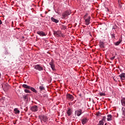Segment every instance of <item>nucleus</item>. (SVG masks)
Listing matches in <instances>:
<instances>
[{"instance_id":"1","label":"nucleus","mask_w":125,"mask_h":125,"mask_svg":"<svg viewBox=\"0 0 125 125\" xmlns=\"http://www.w3.org/2000/svg\"><path fill=\"white\" fill-rule=\"evenodd\" d=\"M49 64L53 71H55V70H56L55 69V65H54L53 60H52L51 61L49 62Z\"/></svg>"},{"instance_id":"2","label":"nucleus","mask_w":125,"mask_h":125,"mask_svg":"<svg viewBox=\"0 0 125 125\" xmlns=\"http://www.w3.org/2000/svg\"><path fill=\"white\" fill-rule=\"evenodd\" d=\"M34 69L38 71H43V67H42L40 64H36L34 65Z\"/></svg>"},{"instance_id":"3","label":"nucleus","mask_w":125,"mask_h":125,"mask_svg":"<svg viewBox=\"0 0 125 125\" xmlns=\"http://www.w3.org/2000/svg\"><path fill=\"white\" fill-rule=\"evenodd\" d=\"M83 113V110L79 109L75 111V115H77V117H80Z\"/></svg>"},{"instance_id":"4","label":"nucleus","mask_w":125,"mask_h":125,"mask_svg":"<svg viewBox=\"0 0 125 125\" xmlns=\"http://www.w3.org/2000/svg\"><path fill=\"white\" fill-rule=\"evenodd\" d=\"M31 110L32 112H38L39 111V107L37 105H34L31 107Z\"/></svg>"},{"instance_id":"5","label":"nucleus","mask_w":125,"mask_h":125,"mask_svg":"<svg viewBox=\"0 0 125 125\" xmlns=\"http://www.w3.org/2000/svg\"><path fill=\"white\" fill-rule=\"evenodd\" d=\"M54 35L56 37H60L61 36V32L60 31H54Z\"/></svg>"},{"instance_id":"6","label":"nucleus","mask_w":125,"mask_h":125,"mask_svg":"<svg viewBox=\"0 0 125 125\" xmlns=\"http://www.w3.org/2000/svg\"><path fill=\"white\" fill-rule=\"evenodd\" d=\"M66 98L68 99V100H71V101L74 100V97L71 94H67L66 95Z\"/></svg>"},{"instance_id":"7","label":"nucleus","mask_w":125,"mask_h":125,"mask_svg":"<svg viewBox=\"0 0 125 125\" xmlns=\"http://www.w3.org/2000/svg\"><path fill=\"white\" fill-rule=\"evenodd\" d=\"M37 33L38 35H39V36H41V37H44V36H46L45 33H44V32H43L42 31H37Z\"/></svg>"},{"instance_id":"8","label":"nucleus","mask_w":125,"mask_h":125,"mask_svg":"<svg viewBox=\"0 0 125 125\" xmlns=\"http://www.w3.org/2000/svg\"><path fill=\"white\" fill-rule=\"evenodd\" d=\"M86 25H89L90 23V17H88L85 20Z\"/></svg>"},{"instance_id":"9","label":"nucleus","mask_w":125,"mask_h":125,"mask_svg":"<svg viewBox=\"0 0 125 125\" xmlns=\"http://www.w3.org/2000/svg\"><path fill=\"white\" fill-rule=\"evenodd\" d=\"M66 113L68 116H71V115L73 114V112L72 111V109H71V108H68Z\"/></svg>"},{"instance_id":"10","label":"nucleus","mask_w":125,"mask_h":125,"mask_svg":"<svg viewBox=\"0 0 125 125\" xmlns=\"http://www.w3.org/2000/svg\"><path fill=\"white\" fill-rule=\"evenodd\" d=\"M42 120H41V122L43 121L44 123H46L47 122V117L43 116L42 117Z\"/></svg>"},{"instance_id":"11","label":"nucleus","mask_w":125,"mask_h":125,"mask_svg":"<svg viewBox=\"0 0 125 125\" xmlns=\"http://www.w3.org/2000/svg\"><path fill=\"white\" fill-rule=\"evenodd\" d=\"M119 77L121 78V80H125V73H122L121 74L119 75Z\"/></svg>"},{"instance_id":"12","label":"nucleus","mask_w":125,"mask_h":125,"mask_svg":"<svg viewBox=\"0 0 125 125\" xmlns=\"http://www.w3.org/2000/svg\"><path fill=\"white\" fill-rule=\"evenodd\" d=\"M87 119H86V118H84L82 120V123L83 124V125H84L85 124H86V123H87Z\"/></svg>"},{"instance_id":"13","label":"nucleus","mask_w":125,"mask_h":125,"mask_svg":"<svg viewBox=\"0 0 125 125\" xmlns=\"http://www.w3.org/2000/svg\"><path fill=\"white\" fill-rule=\"evenodd\" d=\"M51 21H52L53 22H54L55 23H58L59 22V21L58 20L55 19L53 17H52L51 18Z\"/></svg>"},{"instance_id":"14","label":"nucleus","mask_w":125,"mask_h":125,"mask_svg":"<svg viewBox=\"0 0 125 125\" xmlns=\"http://www.w3.org/2000/svg\"><path fill=\"white\" fill-rule=\"evenodd\" d=\"M22 87H24V88H28V89H30V88H31L30 86H28L26 84H22Z\"/></svg>"},{"instance_id":"15","label":"nucleus","mask_w":125,"mask_h":125,"mask_svg":"<svg viewBox=\"0 0 125 125\" xmlns=\"http://www.w3.org/2000/svg\"><path fill=\"white\" fill-rule=\"evenodd\" d=\"M107 121H112V115L109 114L107 115Z\"/></svg>"},{"instance_id":"16","label":"nucleus","mask_w":125,"mask_h":125,"mask_svg":"<svg viewBox=\"0 0 125 125\" xmlns=\"http://www.w3.org/2000/svg\"><path fill=\"white\" fill-rule=\"evenodd\" d=\"M30 89H31V90L32 91H33V92H35V93H38V91H36V89H35V88L30 87Z\"/></svg>"},{"instance_id":"17","label":"nucleus","mask_w":125,"mask_h":125,"mask_svg":"<svg viewBox=\"0 0 125 125\" xmlns=\"http://www.w3.org/2000/svg\"><path fill=\"white\" fill-rule=\"evenodd\" d=\"M14 110L15 111V114H16L17 115L18 114H19V113H20V111L18 110V108H15Z\"/></svg>"},{"instance_id":"18","label":"nucleus","mask_w":125,"mask_h":125,"mask_svg":"<svg viewBox=\"0 0 125 125\" xmlns=\"http://www.w3.org/2000/svg\"><path fill=\"white\" fill-rule=\"evenodd\" d=\"M121 42H122V40H121V39H120L119 41H118L115 43V45H119V44H120L121 43Z\"/></svg>"},{"instance_id":"19","label":"nucleus","mask_w":125,"mask_h":125,"mask_svg":"<svg viewBox=\"0 0 125 125\" xmlns=\"http://www.w3.org/2000/svg\"><path fill=\"white\" fill-rule=\"evenodd\" d=\"M100 46L101 48H103L104 47V42H101L100 43Z\"/></svg>"},{"instance_id":"20","label":"nucleus","mask_w":125,"mask_h":125,"mask_svg":"<svg viewBox=\"0 0 125 125\" xmlns=\"http://www.w3.org/2000/svg\"><path fill=\"white\" fill-rule=\"evenodd\" d=\"M62 16L63 18H66V17L68 16L67 14L65 13V12L62 14Z\"/></svg>"},{"instance_id":"21","label":"nucleus","mask_w":125,"mask_h":125,"mask_svg":"<svg viewBox=\"0 0 125 125\" xmlns=\"http://www.w3.org/2000/svg\"><path fill=\"white\" fill-rule=\"evenodd\" d=\"M65 13H66V15H67V16H69V15H70V14H71V11H66L65 12Z\"/></svg>"},{"instance_id":"22","label":"nucleus","mask_w":125,"mask_h":125,"mask_svg":"<svg viewBox=\"0 0 125 125\" xmlns=\"http://www.w3.org/2000/svg\"><path fill=\"white\" fill-rule=\"evenodd\" d=\"M39 88L40 89V90L42 91V90H44V87H43V86H40L39 87Z\"/></svg>"},{"instance_id":"23","label":"nucleus","mask_w":125,"mask_h":125,"mask_svg":"<svg viewBox=\"0 0 125 125\" xmlns=\"http://www.w3.org/2000/svg\"><path fill=\"white\" fill-rule=\"evenodd\" d=\"M97 125H104V123L103 121H100L99 124Z\"/></svg>"},{"instance_id":"24","label":"nucleus","mask_w":125,"mask_h":125,"mask_svg":"<svg viewBox=\"0 0 125 125\" xmlns=\"http://www.w3.org/2000/svg\"><path fill=\"white\" fill-rule=\"evenodd\" d=\"M99 94H100V95L101 96H105L106 95L105 94V93H102V92H100V93H99Z\"/></svg>"},{"instance_id":"25","label":"nucleus","mask_w":125,"mask_h":125,"mask_svg":"<svg viewBox=\"0 0 125 125\" xmlns=\"http://www.w3.org/2000/svg\"><path fill=\"white\" fill-rule=\"evenodd\" d=\"M111 36L112 39H113L114 40H115V39H116L115 37V34L114 33L111 34Z\"/></svg>"},{"instance_id":"26","label":"nucleus","mask_w":125,"mask_h":125,"mask_svg":"<svg viewBox=\"0 0 125 125\" xmlns=\"http://www.w3.org/2000/svg\"><path fill=\"white\" fill-rule=\"evenodd\" d=\"M23 97L24 100H27V99H28V96H27V95H23Z\"/></svg>"},{"instance_id":"27","label":"nucleus","mask_w":125,"mask_h":125,"mask_svg":"<svg viewBox=\"0 0 125 125\" xmlns=\"http://www.w3.org/2000/svg\"><path fill=\"white\" fill-rule=\"evenodd\" d=\"M24 91H25V92H26V93H30V92H31L30 91V90H28V89H25V90H24Z\"/></svg>"},{"instance_id":"28","label":"nucleus","mask_w":125,"mask_h":125,"mask_svg":"<svg viewBox=\"0 0 125 125\" xmlns=\"http://www.w3.org/2000/svg\"><path fill=\"white\" fill-rule=\"evenodd\" d=\"M97 116L100 117L101 116V113H100V112L97 113Z\"/></svg>"},{"instance_id":"29","label":"nucleus","mask_w":125,"mask_h":125,"mask_svg":"<svg viewBox=\"0 0 125 125\" xmlns=\"http://www.w3.org/2000/svg\"><path fill=\"white\" fill-rule=\"evenodd\" d=\"M106 120V117L105 116H104L103 117V119H102V121L103 122V121H105Z\"/></svg>"},{"instance_id":"30","label":"nucleus","mask_w":125,"mask_h":125,"mask_svg":"<svg viewBox=\"0 0 125 125\" xmlns=\"http://www.w3.org/2000/svg\"><path fill=\"white\" fill-rule=\"evenodd\" d=\"M62 29L63 30H66V26H65V25L62 26Z\"/></svg>"},{"instance_id":"31","label":"nucleus","mask_w":125,"mask_h":125,"mask_svg":"<svg viewBox=\"0 0 125 125\" xmlns=\"http://www.w3.org/2000/svg\"><path fill=\"white\" fill-rule=\"evenodd\" d=\"M4 54H5L6 55H8V52L7 51V50H6V51L4 52Z\"/></svg>"},{"instance_id":"32","label":"nucleus","mask_w":125,"mask_h":125,"mask_svg":"<svg viewBox=\"0 0 125 125\" xmlns=\"http://www.w3.org/2000/svg\"><path fill=\"white\" fill-rule=\"evenodd\" d=\"M115 56H113V57H111V58H110V60H114V59H115Z\"/></svg>"},{"instance_id":"33","label":"nucleus","mask_w":125,"mask_h":125,"mask_svg":"<svg viewBox=\"0 0 125 125\" xmlns=\"http://www.w3.org/2000/svg\"><path fill=\"white\" fill-rule=\"evenodd\" d=\"M1 24H2V21L0 20V25H1Z\"/></svg>"},{"instance_id":"34","label":"nucleus","mask_w":125,"mask_h":125,"mask_svg":"<svg viewBox=\"0 0 125 125\" xmlns=\"http://www.w3.org/2000/svg\"><path fill=\"white\" fill-rule=\"evenodd\" d=\"M116 28H115V26H113V27H112V29L113 30H115Z\"/></svg>"},{"instance_id":"35","label":"nucleus","mask_w":125,"mask_h":125,"mask_svg":"<svg viewBox=\"0 0 125 125\" xmlns=\"http://www.w3.org/2000/svg\"><path fill=\"white\" fill-rule=\"evenodd\" d=\"M86 15H87V14H86L84 16V17H85V16H86Z\"/></svg>"},{"instance_id":"36","label":"nucleus","mask_w":125,"mask_h":125,"mask_svg":"<svg viewBox=\"0 0 125 125\" xmlns=\"http://www.w3.org/2000/svg\"><path fill=\"white\" fill-rule=\"evenodd\" d=\"M12 24H13V21L12 22Z\"/></svg>"}]
</instances>
